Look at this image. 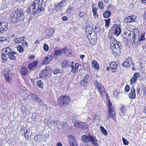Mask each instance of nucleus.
<instances>
[{"instance_id":"f257e3e1","label":"nucleus","mask_w":146,"mask_h":146,"mask_svg":"<svg viewBox=\"0 0 146 146\" xmlns=\"http://www.w3.org/2000/svg\"><path fill=\"white\" fill-rule=\"evenodd\" d=\"M24 11L22 9L18 10L13 14L11 15L12 21L15 23L23 21L24 19Z\"/></svg>"},{"instance_id":"f03ea898","label":"nucleus","mask_w":146,"mask_h":146,"mask_svg":"<svg viewBox=\"0 0 146 146\" xmlns=\"http://www.w3.org/2000/svg\"><path fill=\"white\" fill-rule=\"evenodd\" d=\"M42 0H35L32 3L31 5L34 9V12L38 13L44 10L42 7Z\"/></svg>"},{"instance_id":"7ed1b4c3","label":"nucleus","mask_w":146,"mask_h":146,"mask_svg":"<svg viewBox=\"0 0 146 146\" xmlns=\"http://www.w3.org/2000/svg\"><path fill=\"white\" fill-rule=\"evenodd\" d=\"M58 102L59 106L64 107L69 104L70 102V98L67 96H61L58 98Z\"/></svg>"},{"instance_id":"20e7f679","label":"nucleus","mask_w":146,"mask_h":146,"mask_svg":"<svg viewBox=\"0 0 146 146\" xmlns=\"http://www.w3.org/2000/svg\"><path fill=\"white\" fill-rule=\"evenodd\" d=\"M82 140L86 142H90L94 146H98V141L96 137L91 135H83Z\"/></svg>"},{"instance_id":"39448f33","label":"nucleus","mask_w":146,"mask_h":146,"mask_svg":"<svg viewBox=\"0 0 146 146\" xmlns=\"http://www.w3.org/2000/svg\"><path fill=\"white\" fill-rule=\"evenodd\" d=\"M111 46L113 54L116 56H119L121 54L120 49L122 48L121 43L116 42Z\"/></svg>"},{"instance_id":"423d86ee","label":"nucleus","mask_w":146,"mask_h":146,"mask_svg":"<svg viewBox=\"0 0 146 146\" xmlns=\"http://www.w3.org/2000/svg\"><path fill=\"white\" fill-rule=\"evenodd\" d=\"M132 33L133 34L132 36L133 45L134 43L135 45H136L138 42H139V33L138 30L136 29H134Z\"/></svg>"},{"instance_id":"0eeeda50","label":"nucleus","mask_w":146,"mask_h":146,"mask_svg":"<svg viewBox=\"0 0 146 146\" xmlns=\"http://www.w3.org/2000/svg\"><path fill=\"white\" fill-rule=\"evenodd\" d=\"M11 73L9 69L5 68L3 73V75L4 76L6 80L8 82L10 83L11 80Z\"/></svg>"},{"instance_id":"6e6552de","label":"nucleus","mask_w":146,"mask_h":146,"mask_svg":"<svg viewBox=\"0 0 146 146\" xmlns=\"http://www.w3.org/2000/svg\"><path fill=\"white\" fill-rule=\"evenodd\" d=\"M52 71V70L50 68V67L48 66H46L44 69L42 70L40 73V77H45L47 76Z\"/></svg>"},{"instance_id":"1a4fd4ad","label":"nucleus","mask_w":146,"mask_h":146,"mask_svg":"<svg viewBox=\"0 0 146 146\" xmlns=\"http://www.w3.org/2000/svg\"><path fill=\"white\" fill-rule=\"evenodd\" d=\"M90 36H91L90 38L87 37L88 39L91 40V41H90V43L92 44H95L96 43L97 39V36L96 31H94L93 33H92Z\"/></svg>"},{"instance_id":"9d476101","label":"nucleus","mask_w":146,"mask_h":146,"mask_svg":"<svg viewBox=\"0 0 146 146\" xmlns=\"http://www.w3.org/2000/svg\"><path fill=\"white\" fill-rule=\"evenodd\" d=\"M94 84L96 86V87L98 89V91L99 92L101 95L102 94V92H105V89L102 84L99 83L96 80L94 81Z\"/></svg>"},{"instance_id":"9b49d317","label":"nucleus","mask_w":146,"mask_h":146,"mask_svg":"<svg viewBox=\"0 0 146 146\" xmlns=\"http://www.w3.org/2000/svg\"><path fill=\"white\" fill-rule=\"evenodd\" d=\"M68 138L70 146H78L76 139L74 136L72 135H70Z\"/></svg>"},{"instance_id":"f8f14e48","label":"nucleus","mask_w":146,"mask_h":146,"mask_svg":"<svg viewBox=\"0 0 146 146\" xmlns=\"http://www.w3.org/2000/svg\"><path fill=\"white\" fill-rule=\"evenodd\" d=\"M90 79V75L88 74L84 76L83 80L81 81L80 82V84L82 86L86 85Z\"/></svg>"},{"instance_id":"ddd939ff","label":"nucleus","mask_w":146,"mask_h":146,"mask_svg":"<svg viewBox=\"0 0 146 146\" xmlns=\"http://www.w3.org/2000/svg\"><path fill=\"white\" fill-rule=\"evenodd\" d=\"M53 58V56L51 54L47 55L45 57V58L43 59L42 65H43L44 64L46 65L49 64Z\"/></svg>"},{"instance_id":"4468645a","label":"nucleus","mask_w":146,"mask_h":146,"mask_svg":"<svg viewBox=\"0 0 146 146\" xmlns=\"http://www.w3.org/2000/svg\"><path fill=\"white\" fill-rule=\"evenodd\" d=\"M8 23L5 22H1L0 30L1 33H4L8 29Z\"/></svg>"},{"instance_id":"2eb2a0df","label":"nucleus","mask_w":146,"mask_h":146,"mask_svg":"<svg viewBox=\"0 0 146 146\" xmlns=\"http://www.w3.org/2000/svg\"><path fill=\"white\" fill-rule=\"evenodd\" d=\"M94 29L93 28L90 26H88L85 27L86 35L87 37H89L90 38V34H92Z\"/></svg>"},{"instance_id":"dca6fc26","label":"nucleus","mask_w":146,"mask_h":146,"mask_svg":"<svg viewBox=\"0 0 146 146\" xmlns=\"http://www.w3.org/2000/svg\"><path fill=\"white\" fill-rule=\"evenodd\" d=\"M70 65L72 68V72L73 73H74L78 69L79 64L77 63H75V62H72L70 63Z\"/></svg>"},{"instance_id":"f3484780","label":"nucleus","mask_w":146,"mask_h":146,"mask_svg":"<svg viewBox=\"0 0 146 146\" xmlns=\"http://www.w3.org/2000/svg\"><path fill=\"white\" fill-rule=\"evenodd\" d=\"M37 60H35L31 63L29 64L28 67L29 70H34L37 67Z\"/></svg>"},{"instance_id":"a211bd4d","label":"nucleus","mask_w":146,"mask_h":146,"mask_svg":"<svg viewBox=\"0 0 146 146\" xmlns=\"http://www.w3.org/2000/svg\"><path fill=\"white\" fill-rule=\"evenodd\" d=\"M136 17L135 15H132L126 17L125 19V21L127 23H130L135 21Z\"/></svg>"},{"instance_id":"6ab92c4d","label":"nucleus","mask_w":146,"mask_h":146,"mask_svg":"<svg viewBox=\"0 0 146 146\" xmlns=\"http://www.w3.org/2000/svg\"><path fill=\"white\" fill-rule=\"evenodd\" d=\"M17 53L15 51H12L8 54V56L10 60H16V57L17 56Z\"/></svg>"},{"instance_id":"aec40b11","label":"nucleus","mask_w":146,"mask_h":146,"mask_svg":"<svg viewBox=\"0 0 146 146\" xmlns=\"http://www.w3.org/2000/svg\"><path fill=\"white\" fill-rule=\"evenodd\" d=\"M28 71L27 68L25 66L22 67L19 70L20 73L22 76H25L27 75Z\"/></svg>"},{"instance_id":"412c9836","label":"nucleus","mask_w":146,"mask_h":146,"mask_svg":"<svg viewBox=\"0 0 146 146\" xmlns=\"http://www.w3.org/2000/svg\"><path fill=\"white\" fill-rule=\"evenodd\" d=\"M129 96L130 98L134 99L135 98V91L134 87H133L131 89Z\"/></svg>"},{"instance_id":"4be33fe9","label":"nucleus","mask_w":146,"mask_h":146,"mask_svg":"<svg viewBox=\"0 0 146 146\" xmlns=\"http://www.w3.org/2000/svg\"><path fill=\"white\" fill-rule=\"evenodd\" d=\"M46 35H48V37H51L54 33L55 31L52 28H49V29H46Z\"/></svg>"},{"instance_id":"5701e85b","label":"nucleus","mask_w":146,"mask_h":146,"mask_svg":"<svg viewBox=\"0 0 146 146\" xmlns=\"http://www.w3.org/2000/svg\"><path fill=\"white\" fill-rule=\"evenodd\" d=\"M110 67L112 72H115L117 68V66L115 62H111L110 64Z\"/></svg>"},{"instance_id":"b1692460","label":"nucleus","mask_w":146,"mask_h":146,"mask_svg":"<svg viewBox=\"0 0 146 146\" xmlns=\"http://www.w3.org/2000/svg\"><path fill=\"white\" fill-rule=\"evenodd\" d=\"M108 106L109 114H112V113L114 112L115 108H114L113 106L112 105L111 103L110 102H108Z\"/></svg>"},{"instance_id":"393cba45","label":"nucleus","mask_w":146,"mask_h":146,"mask_svg":"<svg viewBox=\"0 0 146 146\" xmlns=\"http://www.w3.org/2000/svg\"><path fill=\"white\" fill-rule=\"evenodd\" d=\"M131 34V31L128 30H127L124 33L123 36V37L127 39L131 37L130 35Z\"/></svg>"},{"instance_id":"a878e982","label":"nucleus","mask_w":146,"mask_h":146,"mask_svg":"<svg viewBox=\"0 0 146 146\" xmlns=\"http://www.w3.org/2000/svg\"><path fill=\"white\" fill-rule=\"evenodd\" d=\"M52 72L54 74H56L61 72L60 69L55 66L52 68Z\"/></svg>"},{"instance_id":"bb28decb","label":"nucleus","mask_w":146,"mask_h":146,"mask_svg":"<svg viewBox=\"0 0 146 146\" xmlns=\"http://www.w3.org/2000/svg\"><path fill=\"white\" fill-rule=\"evenodd\" d=\"M92 65L94 68L97 70H98L99 69V65L95 60H93L92 61Z\"/></svg>"},{"instance_id":"cd10ccee","label":"nucleus","mask_w":146,"mask_h":146,"mask_svg":"<svg viewBox=\"0 0 146 146\" xmlns=\"http://www.w3.org/2000/svg\"><path fill=\"white\" fill-rule=\"evenodd\" d=\"M11 51V48L9 47H8L6 48H3L1 52H2L4 53V54H7L10 52Z\"/></svg>"},{"instance_id":"c85d7f7f","label":"nucleus","mask_w":146,"mask_h":146,"mask_svg":"<svg viewBox=\"0 0 146 146\" xmlns=\"http://www.w3.org/2000/svg\"><path fill=\"white\" fill-rule=\"evenodd\" d=\"M29 132L30 130H29V129H27V128H26V129L25 131V132H23V133H21L22 135H23V134L24 135L25 138L26 140H28V139L29 137L28 135Z\"/></svg>"},{"instance_id":"c756f323","label":"nucleus","mask_w":146,"mask_h":146,"mask_svg":"<svg viewBox=\"0 0 146 146\" xmlns=\"http://www.w3.org/2000/svg\"><path fill=\"white\" fill-rule=\"evenodd\" d=\"M69 62L67 60H64L62 63V66L63 68L68 67L69 66Z\"/></svg>"},{"instance_id":"7c9ffc66","label":"nucleus","mask_w":146,"mask_h":146,"mask_svg":"<svg viewBox=\"0 0 146 146\" xmlns=\"http://www.w3.org/2000/svg\"><path fill=\"white\" fill-rule=\"evenodd\" d=\"M35 100L40 105L43 106L44 105V102L41 100V99L39 97H36Z\"/></svg>"},{"instance_id":"2f4dec72","label":"nucleus","mask_w":146,"mask_h":146,"mask_svg":"<svg viewBox=\"0 0 146 146\" xmlns=\"http://www.w3.org/2000/svg\"><path fill=\"white\" fill-rule=\"evenodd\" d=\"M111 14L110 12L108 10L104 12L103 14V16L104 18H106L110 16Z\"/></svg>"},{"instance_id":"473e14b6","label":"nucleus","mask_w":146,"mask_h":146,"mask_svg":"<svg viewBox=\"0 0 146 146\" xmlns=\"http://www.w3.org/2000/svg\"><path fill=\"white\" fill-rule=\"evenodd\" d=\"M67 0H62L57 6L61 8L63 7Z\"/></svg>"},{"instance_id":"72a5a7b5","label":"nucleus","mask_w":146,"mask_h":146,"mask_svg":"<svg viewBox=\"0 0 146 146\" xmlns=\"http://www.w3.org/2000/svg\"><path fill=\"white\" fill-rule=\"evenodd\" d=\"M31 10L32 11H33V13H34V15H35L36 13L34 12V9H33V7L31 5L30 6L29 8L26 11L27 13H29L31 12Z\"/></svg>"},{"instance_id":"f704fd0d","label":"nucleus","mask_w":146,"mask_h":146,"mask_svg":"<svg viewBox=\"0 0 146 146\" xmlns=\"http://www.w3.org/2000/svg\"><path fill=\"white\" fill-rule=\"evenodd\" d=\"M79 128L86 129L87 127V124L86 123L80 122V126Z\"/></svg>"},{"instance_id":"c9c22d12","label":"nucleus","mask_w":146,"mask_h":146,"mask_svg":"<svg viewBox=\"0 0 146 146\" xmlns=\"http://www.w3.org/2000/svg\"><path fill=\"white\" fill-rule=\"evenodd\" d=\"M110 47L112 46L113 44H114V43H115L116 42H118L116 39L114 38V37H111L110 39Z\"/></svg>"},{"instance_id":"e433bc0d","label":"nucleus","mask_w":146,"mask_h":146,"mask_svg":"<svg viewBox=\"0 0 146 146\" xmlns=\"http://www.w3.org/2000/svg\"><path fill=\"white\" fill-rule=\"evenodd\" d=\"M121 31V29L119 27H118L115 29L114 33L115 35L118 36L120 34Z\"/></svg>"},{"instance_id":"4c0bfd02","label":"nucleus","mask_w":146,"mask_h":146,"mask_svg":"<svg viewBox=\"0 0 146 146\" xmlns=\"http://www.w3.org/2000/svg\"><path fill=\"white\" fill-rule=\"evenodd\" d=\"M62 51L60 50H56L54 51V54L55 56H58L61 55Z\"/></svg>"},{"instance_id":"58836bf2","label":"nucleus","mask_w":146,"mask_h":146,"mask_svg":"<svg viewBox=\"0 0 146 146\" xmlns=\"http://www.w3.org/2000/svg\"><path fill=\"white\" fill-rule=\"evenodd\" d=\"M100 129L103 134L105 135H108V133L107 131L103 127L101 126L100 127Z\"/></svg>"},{"instance_id":"ea45409f","label":"nucleus","mask_w":146,"mask_h":146,"mask_svg":"<svg viewBox=\"0 0 146 146\" xmlns=\"http://www.w3.org/2000/svg\"><path fill=\"white\" fill-rule=\"evenodd\" d=\"M37 85L40 88H41L43 87V84L41 81L39 80L37 81Z\"/></svg>"},{"instance_id":"a19ab883","label":"nucleus","mask_w":146,"mask_h":146,"mask_svg":"<svg viewBox=\"0 0 146 146\" xmlns=\"http://www.w3.org/2000/svg\"><path fill=\"white\" fill-rule=\"evenodd\" d=\"M17 48L18 51L20 52H23L24 50V48L21 45H19L17 46Z\"/></svg>"},{"instance_id":"79ce46f5","label":"nucleus","mask_w":146,"mask_h":146,"mask_svg":"<svg viewBox=\"0 0 146 146\" xmlns=\"http://www.w3.org/2000/svg\"><path fill=\"white\" fill-rule=\"evenodd\" d=\"M1 58L2 59L4 60V61L3 62H5L8 59L7 57V54H4V53H2Z\"/></svg>"},{"instance_id":"37998d69","label":"nucleus","mask_w":146,"mask_h":146,"mask_svg":"<svg viewBox=\"0 0 146 146\" xmlns=\"http://www.w3.org/2000/svg\"><path fill=\"white\" fill-rule=\"evenodd\" d=\"M22 41H23V38L21 37L19 38H16L15 40V42L16 44L20 43Z\"/></svg>"},{"instance_id":"c03bdc74","label":"nucleus","mask_w":146,"mask_h":146,"mask_svg":"<svg viewBox=\"0 0 146 146\" xmlns=\"http://www.w3.org/2000/svg\"><path fill=\"white\" fill-rule=\"evenodd\" d=\"M92 12L95 17L97 18L98 17V15L97 13L96 9V8H93L92 10Z\"/></svg>"},{"instance_id":"a18cd8bd","label":"nucleus","mask_w":146,"mask_h":146,"mask_svg":"<svg viewBox=\"0 0 146 146\" xmlns=\"http://www.w3.org/2000/svg\"><path fill=\"white\" fill-rule=\"evenodd\" d=\"M145 33H143L142 34L140 38H139V42H141L145 39Z\"/></svg>"},{"instance_id":"49530a36","label":"nucleus","mask_w":146,"mask_h":146,"mask_svg":"<svg viewBox=\"0 0 146 146\" xmlns=\"http://www.w3.org/2000/svg\"><path fill=\"white\" fill-rule=\"evenodd\" d=\"M111 117L113 119L114 121H115L116 120V115L115 112H114V113H112V114H110V116L108 117Z\"/></svg>"},{"instance_id":"de8ad7c7","label":"nucleus","mask_w":146,"mask_h":146,"mask_svg":"<svg viewBox=\"0 0 146 146\" xmlns=\"http://www.w3.org/2000/svg\"><path fill=\"white\" fill-rule=\"evenodd\" d=\"M7 40V38L5 37H0V43H3Z\"/></svg>"},{"instance_id":"09e8293b","label":"nucleus","mask_w":146,"mask_h":146,"mask_svg":"<svg viewBox=\"0 0 146 146\" xmlns=\"http://www.w3.org/2000/svg\"><path fill=\"white\" fill-rule=\"evenodd\" d=\"M133 76V77L137 80L138 78H139L141 76L139 74V72H135Z\"/></svg>"},{"instance_id":"8fccbe9b","label":"nucleus","mask_w":146,"mask_h":146,"mask_svg":"<svg viewBox=\"0 0 146 146\" xmlns=\"http://www.w3.org/2000/svg\"><path fill=\"white\" fill-rule=\"evenodd\" d=\"M86 13L85 12H81L79 14V16L82 18H84L86 16Z\"/></svg>"},{"instance_id":"3c124183","label":"nucleus","mask_w":146,"mask_h":146,"mask_svg":"<svg viewBox=\"0 0 146 146\" xmlns=\"http://www.w3.org/2000/svg\"><path fill=\"white\" fill-rule=\"evenodd\" d=\"M104 21L105 22V26L106 27H108L110 21V19H107L105 20Z\"/></svg>"},{"instance_id":"603ef678","label":"nucleus","mask_w":146,"mask_h":146,"mask_svg":"<svg viewBox=\"0 0 146 146\" xmlns=\"http://www.w3.org/2000/svg\"><path fill=\"white\" fill-rule=\"evenodd\" d=\"M98 5L99 8L101 9H102L103 8V4L102 1H99L98 3Z\"/></svg>"},{"instance_id":"864d4df0","label":"nucleus","mask_w":146,"mask_h":146,"mask_svg":"<svg viewBox=\"0 0 146 146\" xmlns=\"http://www.w3.org/2000/svg\"><path fill=\"white\" fill-rule=\"evenodd\" d=\"M43 48L44 50L46 51H47L49 49V47L48 45L46 44H44Z\"/></svg>"},{"instance_id":"5fc2aeb1","label":"nucleus","mask_w":146,"mask_h":146,"mask_svg":"<svg viewBox=\"0 0 146 146\" xmlns=\"http://www.w3.org/2000/svg\"><path fill=\"white\" fill-rule=\"evenodd\" d=\"M68 126V123H67L64 122L63 123L62 125V127L64 129H66Z\"/></svg>"},{"instance_id":"6e6d98bb","label":"nucleus","mask_w":146,"mask_h":146,"mask_svg":"<svg viewBox=\"0 0 146 146\" xmlns=\"http://www.w3.org/2000/svg\"><path fill=\"white\" fill-rule=\"evenodd\" d=\"M119 93V92L118 90H115L113 92V95L116 97Z\"/></svg>"},{"instance_id":"4d7b16f0","label":"nucleus","mask_w":146,"mask_h":146,"mask_svg":"<svg viewBox=\"0 0 146 146\" xmlns=\"http://www.w3.org/2000/svg\"><path fill=\"white\" fill-rule=\"evenodd\" d=\"M137 80H136L135 78H134L133 77H132L130 80V83L131 84H133V83H136L137 81Z\"/></svg>"},{"instance_id":"13d9d810","label":"nucleus","mask_w":146,"mask_h":146,"mask_svg":"<svg viewBox=\"0 0 146 146\" xmlns=\"http://www.w3.org/2000/svg\"><path fill=\"white\" fill-rule=\"evenodd\" d=\"M122 140L123 141V143L125 145H127L129 143V141L127 139L124 138H122Z\"/></svg>"},{"instance_id":"bf43d9fd","label":"nucleus","mask_w":146,"mask_h":146,"mask_svg":"<svg viewBox=\"0 0 146 146\" xmlns=\"http://www.w3.org/2000/svg\"><path fill=\"white\" fill-rule=\"evenodd\" d=\"M62 51V54H66L68 52V50L67 49V48H65L61 50Z\"/></svg>"},{"instance_id":"052dcab7","label":"nucleus","mask_w":146,"mask_h":146,"mask_svg":"<svg viewBox=\"0 0 146 146\" xmlns=\"http://www.w3.org/2000/svg\"><path fill=\"white\" fill-rule=\"evenodd\" d=\"M132 59L131 57H129L126 59V62H127L129 64V63L132 62Z\"/></svg>"},{"instance_id":"680f3d73","label":"nucleus","mask_w":146,"mask_h":146,"mask_svg":"<svg viewBox=\"0 0 146 146\" xmlns=\"http://www.w3.org/2000/svg\"><path fill=\"white\" fill-rule=\"evenodd\" d=\"M29 96L33 99H35L36 97V96L32 93H31L29 95Z\"/></svg>"},{"instance_id":"e2e57ef3","label":"nucleus","mask_w":146,"mask_h":146,"mask_svg":"<svg viewBox=\"0 0 146 146\" xmlns=\"http://www.w3.org/2000/svg\"><path fill=\"white\" fill-rule=\"evenodd\" d=\"M129 89H130V88H129V86L128 85H127L126 86L125 88V92H128L129 91Z\"/></svg>"},{"instance_id":"0e129e2a","label":"nucleus","mask_w":146,"mask_h":146,"mask_svg":"<svg viewBox=\"0 0 146 146\" xmlns=\"http://www.w3.org/2000/svg\"><path fill=\"white\" fill-rule=\"evenodd\" d=\"M21 111L23 112V113H25L26 111V108L25 106H23L21 107Z\"/></svg>"},{"instance_id":"69168bd1","label":"nucleus","mask_w":146,"mask_h":146,"mask_svg":"<svg viewBox=\"0 0 146 146\" xmlns=\"http://www.w3.org/2000/svg\"><path fill=\"white\" fill-rule=\"evenodd\" d=\"M128 64H129L127 62H124L122 64V66L123 67H127L128 65Z\"/></svg>"},{"instance_id":"338daca9","label":"nucleus","mask_w":146,"mask_h":146,"mask_svg":"<svg viewBox=\"0 0 146 146\" xmlns=\"http://www.w3.org/2000/svg\"><path fill=\"white\" fill-rule=\"evenodd\" d=\"M121 111L123 113L126 111V109L124 107H123L121 108Z\"/></svg>"},{"instance_id":"774afa93","label":"nucleus","mask_w":146,"mask_h":146,"mask_svg":"<svg viewBox=\"0 0 146 146\" xmlns=\"http://www.w3.org/2000/svg\"><path fill=\"white\" fill-rule=\"evenodd\" d=\"M22 45L25 47H26L27 46V43L26 41H24L22 43Z\"/></svg>"}]
</instances>
